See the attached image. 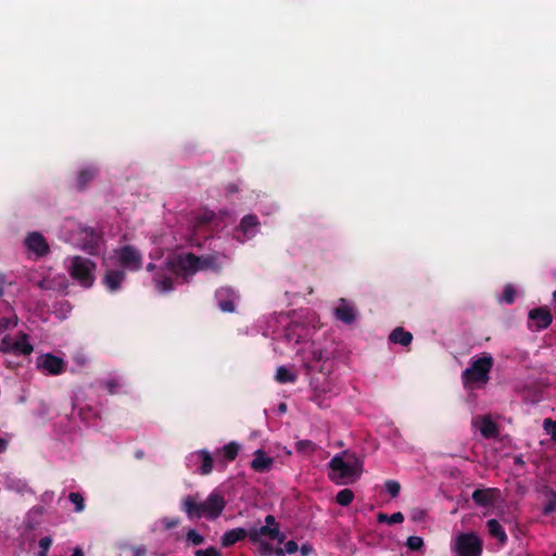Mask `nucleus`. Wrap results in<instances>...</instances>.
Here are the masks:
<instances>
[{
    "instance_id": "obj_45",
    "label": "nucleus",
    "mask_w": 556,
    "mask_h": 556,
    "mask_svg": "<svg viewBox=\"0 0 556 556\" xmlns=\"http://www.w3.org/2000/svg\"><path fill=\"white\" fill-rule=\"evenodd\" d=\"M39 548L41 551L49 552L51 545H52V538L51 536H42L38 542Z\"/></svg>"
},
{
    "instance_id": "obj_9",
    "label": "nucleus",
    "mask_w": 556,
    "mask_h": 556,
    "mask_svg": "<svg viewBox=\"0 0 556 556\" xmlns=\"http://www.w3.org/2000/svg\"><path fill=\"white\" fill-rule=\"evenodd\" d=\"M37 367L47 375L59 376L65 371L66 364L63 358L47 353L37 358Z\"/></svg>"
},
{
    "instance_id": "obj_46",
    "label": "nucleus",
    "mask_w": 556,
    "mask_h": 556,
    "mask_svg": "<svg viewBox=\"0 0 556 556\" xmlns=\"http://www.w3.org/2000/svg\"><path fill=\"white\" fill-rule=\"evenodd\" d=\"M299 549V545L295 541L290 540L285 544V551L287 554H293Z\"/></svg>"
},
{
    "instance_id": "obj_27",
    "label": "nucleus",
    "mask_w": 556,
    "mask_h": 556,
    "mask_svg": "<svg viewBox=\"0 0 556 556\" xmlns=\"http://www.w3.org/2000/svg\"><path fill=\"white\" fill-rule=\"evenodd\" d=\"M226 506V501L217 493H211V520L220 516Z\"/></svg>"
},
{
    "instance_id": "obj_11",
    "label": "nucleus",
    "mask_w": 556,
    "mask_h": 556,
    "mask_svg": "<svg viewBox=\"0 0 556 556\" xmlns=\"http://www.w3.org/2000/svg\"><path fill=\"white\" fill-rule=\"evenodd\" d=\"M119 264L132 271L141 268V253L132 245H124L117 251Z\"/></svg>"
},
{
    "instance_id": "obj_42",
    "label": "nucleus",
    "mask_w": 556,
    "mask_h": 556,
    "mask_svg": "<svg viewBox=\"0 0 556 556\" xmlns=\"http://www.w3.org/2000/svg\"><path fill=\"white\" fill-rule=\"evenodd\" d=\"M102 386L108 390L110 394H116L119 389V383L116 379H110L104 382H102Z\"/></svg>"
},
{
    "instance_id": "obj_21",
    "label": "nucleus",
    "mask_w": 556,
    "mask_h": 556,
    "mask_svg": "<svg viewBox=\"0 0 556 556\" xmlns=\"http://www.w3.org/2000/svg\"><path fill=\"white\" fill-rule=\"evenodd\" d=\"M249 536V531L243 528H235L224 533L222 536V545L224 547H230L237 542L242 541Z\"/></svg>"
},
{
    "instance_id": "obj_34",
    "label": "nucleus",
    "mask_w": 556,
    "mask_h": 556,
    "mask_svg": "<svg viewBox=\"0 0 556 556\" xmlns=\"http://www.w3.org/2000/svg\"><path fill=\"white\" fill-rule=\"evenodd\" d=\"M194 457V455H192ZM195 457L201 458V466H200V473L201 475H207L208 473V451L202 450L198 454H195Z\"/></svg>"
},
{
    "instance_id": "obj_13",
    "label": "nucleus",
    "mask_w": 556,
    "mask_h": 556,
    "mask_svg": "<svg viewBox=\"0 0 556 556\" xmlns=\"http://www.w3.org/2000/svg\"><path fill=\"white\" fill-rule=\"evenodd\" d=\"M261 536H268L271 540H278L279 543H282L286 539V535L280 532L279 527H253L249 530V538L252 542L257 543L262 542Z\"/></svg>"
},
{
    "instance_id": "obj_16",
    "label": "nucleus",
    "mask_w": 556,
    "mask_h": 556,
    "mask_svg": "<svg viewBox=\"0 0 556 556\" xmlns=\"http://www.w3.org/2000/svg\"><path fill=\"white\" fill-rule=\"evenodd\" d=\"M334 314L338 320L345 325H351L356 319V312L354 306L346 303L344 299L340 300V304L336 307Z\"/></svg>"
},
{
    "instance_id": "obj_30",
    "label": "nucleus",
    "mask_w": 556,
    "mask_h": 556,
    "mask_svg": "<svg viewBox=\"0 0 556 556\" xmlns=\"http://www.w3.org/2000/svg\"><path fill=\"white\" fill-rule=\"evenodd\" d=\"M354 500V493L350 489H342L336 495V502L341 506H349Z\"/></svg>"
},
{
    "instance_id": "obj_49",
    "label": "nucleus",
    "mask_w": 556,
    "mask_h": 556,
    "mask_svg": "<svg viewBox=\"0 0 556 556\" xmlns=\"http://www.w3.org/2000/svg\"><path fill=\"white\" fill-rule=\"evenodd\" d=\"M265 523H266L265 526H268V527H279L273 515H267L265 517Z\"/></svg>"
},
{
    "instance_id": "obj_22",
    "label": "nucleus",
    "mask_w": 556,
    "mask_h": 556,
    "mask_svg": "<svg viewBox=\"0 0 556 556\" xmlns=\"http://www.w3.org/2000/svg\"><path fill=\"white\" fill-rule=\"evenodd\" d=\"M542 493L545 497V502L542 507V515L549 516L556 511V491L549 486H544Z\"/></svg>"
},
{
    "instance_id": "obj_63",
    "label": "nucleus",
    "mask_w": 556,
    "mask_h": 556,
    "mask_svg": "<svg viewBox=\"0 0 556 556\" xmlns=\"http://www.w3.org/2000/svg\"><path fill=\"white\" fill-rule=\"evenodd\" d=\"M515 463H516V464H523V462L521 460V458H520V457H517V458L515 459Z\"/></svg>"
},
{
    "instance_id": "obj_39",
    "label": "nucleus",
    "mask_w": 556,
    "mask_h": 556,
    "mask_svg": "<svg viewBox=\"0 0 556 556\" xmlns=\"http://www.w3.org/2000/svg\"><path fill=\"white\" fill-rule=\"evenodd\" d=\"M296 451L312 453L315 451V444L309 440H301L296 442Z\"/></svg>"
},
{
    "instance_id": "obj_51",
    "label": "nucleus",
    "mask_w": 556,
    "mask_h": 556,
    "mask_svg": "<svg viewBox=\"0 0 556 556\" xmlns=\"http://www.w3.org/2000/svg\"><path fill=\"white\" fill-rule=\"evenodd\" d=\"M215 261H216V256L211 254V263H210L211 270H218L219 269V266L216 265Z\"/></svg>"
},
{
    "instance_id": "obj_43",
    "label": "nucleus",
    "mask_w": 556,
    "mask_h": 556,
    "mask_svg": "<svg viewBox=\"0 0 556 556\" xmlns=\"http://www.w3.org/2000/svg\"><path fill=\"white\" fill-rule=\"evenodd\" d=\"M162 523L165 529H174L180 523V519L177 517H165L162 519Z\"/></svg>"
},
{
    "instance_id": "obj_31",
    "label": "nucleus",
    "mask_w": 556,
    "mask_h": 556,
    "mask_svg": "<svg viewBox=\"0 0 556 556\" xmlns=\"http://www.w3.org/2000/svg\"><path fill=\"white\" fill-rule=\"evenodd\" d=\"M68 500L71 501V503L74 504V510L75 513H81L84 511L85 509V500H84V496L78 493V492H71L68 494Z\"/></svg>"
},
{
    "instance_id": "obj_37",
    "label": "nucleus",
    "mask_w": 556,
    "mask_h": 556,
    "mask_svg": "<svg viewBox=\"0 0 556 556\" xmlns=\"http://www.w3.org/2000/svg\"><path fill=\"white\" fill-rule=\"evenodd\" d=\"M424 545V540L420 536L412 535L408 536L406 546L410 551H419Z\"/></svg>"
},
{
    "instance_id": "obj_48",
    "label": "nucleus",
    "mask_w": 556,
    "mask_h": 556,
    "mask_svg": "<svg viewBox=\"0 0 556 556\" xmlns=\"http://www.w3.org/2000/svg\"><path fill=\"white\" fill-rule=\"evenodd\" d=\"M313 546L311 544H303L301 547H300V552L302 554V556H308L309 554L313 553Z\"/></svg>"
},
{
    "instance_id": "obj_8",
    "label": "nucleus",
    "mask_w": 556,
    "mask_h": 556,
    "mask_svg": "<svg viewBox=\"0 0 556 556\" xmlns=\"http://www.w3.org/2000/svg\"><path fill=\"white\" fill-rule=\"evenodd\" d=\"M181 510L190 519L200 518L208 511V498L201 501L199 495H187L181 500Z\"/></svg>"
},
{
    "instance_id": "obj_44",
    "label": "nucleus",
    "mask_w": 556,
    "mask_h": 556,
    "mask_svg": "<svg viewBox=\"0 0 556 556\" xmlns=\"http://www.w3.org/2000/svg\"><path fill=\"white\" fill-rule=\"evenodd\" d=\"M260 543V553L262 556H273L274 547L267 542H258Z\"/></svg>"
},
{
    "instance_id": "obj_20",
    "label": "nucleus",
    "mask_w": 556,
    "mask_h": 556,
    "mask_svg": "<svg viewBox=\"0 0 556 556\" xmlns=\"http://www.w3.org/2000/svg\"><path fill=\"white\" fill-rule=\"evenodd\" d=\"M98 173L99 170L94 166H87L85 168H81L77 175L76 189L78 191H84L89 185V182L94 179Z\"/></svg>"
},
{
    "instance_id": "obj_56",
    "label": "nucleus",
    "mask_w": 556,
    "mask_h": 556,
    "mask_svg": "<svg viewBox=\"0 0 556 556\" xmlns=\"http://www.w3.org/2000/svg\"><path fill=\"white\" fill-rule=\"evenodd\" d=\"M135 457L137 459H142L144 457V452L142 450L135 451Z\"/></svg>"
},
{
    "instance_id": "obj_23",
    "label": "nucleus",
    "mask_w": 556,
    "mask_h": 556,
    "mask_svg": "<svg viewBox=\"0 0 556 556\" xmlns=\"http://www.w3.org/2000/svg\"><path fill=\"white\" fill-rule=\"evenodd\" d=\"M389 340L394 344L408 346L413 341V334L409 331H406L403 327H396L390 333Z\"/></svg>"
},
{
    "instance_id": "obj_26",
    "label": "nucleus",
    "mask_w": 556,
    "mask_h": 556,
    "mask_svg": "<svg viewBox=\"0 0 556 556\" xmlns=\"http://www.w3.org/2000/svg\"><path fill=\"white\" fill-rule=\"evenodd\" d=\"M239 443L231 441L218 450L217 455H219L226 462H233L239 453Z\"/></svg>"
},
{
    "instance_id": "obj_61",
    "label": "nucleus",
    "mask_w": 556,
    "mask_h": 556,
    "mask_svg": "<svg viewBox=\"0 0 556 556\" xmlns=\"http://www.w3.org/2000/svg\"><path fill=\"white\" fill-rule=\"evenodd\" d=\"M38 556H48V552L40 549L39 553H38Z\"/></svg>"
},
{
    "instance_id": "obj_59",
    "label": "nucleus",
    "mask_w": 556,
    "mask_h": 556,
    "mask_svg": "<svg viewBox=\"0 0 556 556\" xmlns=\"http://www.w3.org/2000/svg\"><path fill=\"white\" fill-rule=\"evenodd\" d=\"M211 556H220V554L216 548L211 547Z\"/></svg>"
},
{
    "instance_id": "obj_6",
    "label": "nucleus",
    "mask_w": 556,
    "mask_h": 556,
    "mask_svg": "<svg viewBox=\"0 0 556 556\" xmlns=\"http://www.w3.org/2000/svg\"><path fill=\"white\" fill-rule=\"evenodd\" d=\"M216 305L223 313H235L240 302V294L231 287H220L215 291Z\"/></svg>"
},
{
    "instance_id": "obj_5",
    "label": "nucleus",
    "mask_w": 556,
    "mask_h": 556,
    "mask_svg": "<svg viewBox=\"0 0 556 556\" xmlns=\"http://www.w3.org/2000/svg\"><path fill=\"white\" fill-rule=\"evenodd\" d=\"M452 551L455 556H481L483 542L475 532H462L453 540Z\"/></svg>"
},
{
    "instance_id": "obj_15",
    "label": "nucleus",
    "mask_w": 556,
    "mask_h": 556,
    "mask_svg": "<svg viewBox=\"0 0 556 556\" xmlns=\"http://www.w3.org/2000/svg\"><path fill=\"white\" fill-rule=\"evenodd\" d=\"M472 425L479 428L484 439H492L498 434L497 425L488 416L475 419Z\"/></svg>"
},
{
    "instance_id": "obj_28",
    "label": "nucleus",
    "mask_w": 556,
    "mask_h": 556,
    "mask_svg": "<svg viewBox=\"0 0 556 556\" xmlns=\"http://www.w3.org/2000/svg\"><path fill=\"white\" fill-rule=\"evenodd\" d=\"M153 280L155 282L156 289L160 292H168V291L173 290L174 283H173V279L170 277L163 276L160 273H157L154 276Z\"/></svg>"
},
{
    "instance_id": "obj_52",
    "label": "nucleus",
    "mask_w": 556,
    "mask_h": 556,
    "mask_svg": "<svg viewBox=\"0 0 556 556\" xmlns=\"http://www.w3.org/2000/svg\"><path fill=\"white\" fill-rule=\"evenodd\" d=\"M71 556H85V554L83 548L77 546L73 549V554Z\"/></svg>"
},
{
    "instance_id": "obj_47",
    "label": "nucleus",
    "mask_w": 556,
    "mask_h": 556,
    "mask_svg": "<svg viewBox=\"0 0 556 556\" xmlns=\"http://www.w3.org/2000/svg\"><path fill=\"white\" fill-rule=\"evenodd\" d=\"M311 354H312L311 361L320 362V361L327 358V356H325V354H324V351L320 349L313 350Z\"/></svg>"
},
{
    "instance_id": "obj_33",
    "label": "nucleus",
    "mask_w": 556,
    "mask_h": 556,
    "mask_svg": "<svg viewBox=\"0 0 556 556\" xmlns=\"http://www.w3.org/2000/svg\"><path fill=\"white\" fill-rule=\"evenodd\" d=\"M18 324V317L13 314L11 317H0V331H7L16 327Z\"/></svg>"
},
{
    "instance_id": "obj_12",
    "label": "nucleus",
    "mask_w": 556,
    "mask_h": 556,
    "mask_svg": "<svg viewBox=\"0 0 556 556\" xmlns=\"http://www.w3.org/2000/svg\"><path fill=\"white\" fill-rule=\"evenodd\" d=\"M500 495L501 491L497 488H481L472 492L471 498L477 506L490 507L494 505Z\"/></svg>"
},
{
    "instance_id": "obj_3",
    "label": "nucleus",
    "mask_w": 556,
    "mask_h": 556,
    "mask_svg": "<svg viewBox=\"0 0 556 556\" xmlns=\"http://www.w3.org/2000/svg\"><path fill=\"white\" fill-rule=\"evenodd\" d=\"M97 264L90 258L75 255L70 258L68 274L83 288H91L94 283Z\"/></svg>"
},
{
    "instance_id": "obj_41",
    "label": "nucleus",
    "mask_w": 556,
    "mask_h": 556,
    "mask_svg": "<svg viewBox=\"0 0 556 556\" xmlns=\"http://www.w3.org/2000/svg\"><path fill=\"white\" fill-rule=\"evenodd\" d=\"M12 344H13L12 338L9 334L4 336L0 341V352H3V353L12 352V349H13Z\"/></svg>"
},
{
    "instance_id": "obj_2",
    "label": "nucleus",
    "mask_w": 556,
    "mask_h": 556,
    "mask_svg": "<svg viewBox=\"0 0 556 556\" xmlns=\"http://www.w3.org/2000/svg\"><path fill=\"white\" fill-rule=\"evenodd\" d=\"M166 268L176 276L194 274L208 265L207 257H199L192 253H180L166 260Z\"/></svg>"
},
{
    "instance_id": "obj_35",
    "label": "nucleus",
    "mask_w": 556,
    "mask_h": 556,
    "mask_svg": "<svg viewBox=\"0 0 556 556\" xmlns=\"http://www.w3.org/2000/svg\"><path fill=\"white\" fill-rule=\"evenodd\" d=\"M516 290L511 285H506L503 290L502 301L506 304H513L515 302Z\"/></svg>"
},
{
    "instance_id": "obj_55",
    "label": "nucleus",
    "mask_w": 556,
    "mask_h": 556,
    "mask_svg": "<svg viewBox=\"0 0 556 556\" xmlns=\"http://www.w3.org/2000/svg\"><path fill=\"white\" fill-rule=\"evenodd\" d=\"M195 556H208V548L197 551Z\"/></svg>"
},
{
    "instance_id": "obj_7",
    "label": "nucleus",
    "mask_w": 556,
    "mask_h": 556,
    "mask_svg": "<svg viewBox=\"0 0 556 556\" xmlns=\"http://www.w3.org/2000/svg\"><path fill=\"white\" fill-rule=\"evenodd\" d=\"M79 240L81 249L90 255H97L103 241L102 233L97 229L84 226L79 231Z\"/></svg>"
},
{
    "instance_id": "obj_50",
    "label": "nucleus",
    "mask_w": 556,
    "mask_h": 556,
    "mask_svg": "<svg viewBox=\"0 0 556 556\" xmlns=\"http://www.w3.org/2000/svg\"><path fill=\"white\" fill-rule=\"evenodd\" d=\"M134 556H146V548L144 547H135L132 549Z\"/></svg>"
},
{
    "instance_id": "obj_62",
    "label": "nucleus",
    "mask_w": 556,
    "mask_h": 556,
    "mask_svg": "<svg viewBox=\"0 0 556 556\" xmlns=\"http://www.w3.org/2000/svg\"><path fill=\"white\" fill-rule=\"evenodd\" d=\"M4 295V287H0V299Z\"/></svg>"
},
{
    "instance_id": "obj_32",
    "label": "nucleus",
    "mask_w": 556,
    "mask_h": 556,
    "mask_svg": "<svg viewBox=\"0 0 556 556\" xmlns=\"http://www.w3.org/2000/svg\"><path fill=\"white\" fill-rule=\"evenodd\" d=\"M378 521L387 522L389 525L401 523L404 521V515L401 511L394 513L391 516L381 513L378 515Z\"/></svg>"
},
{
    "instance_id": "obj_40",
    "label": "nucleus",
    "mask_w": 556,
    "mask_h": 556,
    "mask_svg": "<svg viewBox=\"0 0 556 556\" xmlns=\"http://www.w3.org/2000/svg\"><path fill=\"white\" fill-rule=\"evenodd\" d=\"M187 541L193 545H199V544L203 543L204 538L202 535H200L195 530L190 529L187 532Z\"/></svg>"
},
{
    "instance_id": "obj_53",
    "label": "nucleus",
    "mask_w": 556,
    "mask_h": 556,
    "mask_svg": "<svg viewBox=\"0 0 556 556\" xmlns=\"http://www.w3.org/2000/svg\"><path fill=\"white\" fill-rule=\"evenodd\" d=\"M286 554L287 553H286L285 548L282 549L280 547L274 549V553H273V555H275V556H286Z\"/></svg>"
},
{
    "instance_id": "obj_10",
    "label": "nucleus",
    "mask_w": 556,
    "mask_h": 556,
    "mask_svg": "<svg viewBox=\"0 0 556 556\" xmlns=\"http://www.w3.org/2000/svg\"><path fill=\"white\" fill-rule=\"evenodd\" d=\"M528 328L532 331H541L549 327L553 316L545 306L533 308L528 314Z\"/></svg>"
},
{
    "instance_id": "obj_57",
    "label": "nucleus",
    "mask_w": 556,
    "mask_h": 556,
    "mask_svg": "<svg viewBox=\"0 0 556 556\" xmlns=\"http://www.w3.org/2000/svg\"><path fill=\"white\" fill-rule=\"evenodd\" d=\"M7 285V276L3 273H0V287H4Z\"/></svg>"
},
{
    "instance_id": "obj_25",
    "label": "nucleus",
    "mask_w": 556,
    "mask_h": 556,
    "mask_svg": "<svg viewBox=\"0 0 556 556\" xmlns=\"http://www.w3.org/2000/svg\"><path fill=\"white\" fill-rule=\"evenodd\" d=\"M12 352L15 354L29 355L34 351L33 345L28 342L26 333L21 332L17 340L13 341Z\"/></svg>"
},
{
    "instance_id": "obj_60",
    "label": "nucleus",
    "mask_w": 556,
    "mask_h": 556,
    "mask_svg": "<svg viewBox=\"0 0 556 556\" xmlns=\"http://www.w3.org/2000/svg\"><path fill=\"white\" fill-rule=\"evenodd\" d=\"M286 409H287V405H286L285 403H281V404L279 405V410H280V412H286Z\"/></svg>"
},
{
    "instance_id": "obj_58",
    "label": "nucleus",
    "mask_w": 556,
    "mask_h": 556,
    "mask_svg": "<svg viewBox=\"0 0 556 556\" xmlns=\"http://www.w3.org/2000/svg\"><path fill=\"white\" fill-rule=\"evenodd\" d=\"M155 268H156V266H155V264H153V263H149V264L147 265V267H146V269H147L148 271H152V270H154Z\"/></svg>"
},
{
    "instance_id": "obj_18",
    "label": "nucleus",
    "mask_w": 556,
    "mask_h": 556,
    "mask_svg": "<svg viewBox=\"0 0 556 556\" xmlns=\"http://www.w3.org/2000/svg\"><path fill=\"white\" fill-rule=\"evenodd\" d=\"M274 464V458L265 454L263 450H256L251 462V468L256 472H267Z\"/></svg>"
},
{
    "instance_id": "obj_36",
    "label": "nucleus",
    "mask_w": 556,
    "mask_h": 556,
    "mask_svg": "<svg viewBox=\"0 0 556 556\" xmlns=\"http://www.w3.org/2000/svg\"><path fill=\"white\" fill-rule=\"evenodd\" d=\"M384 486L391 497H396L400 494L401 484L397 481L387 480Z\"/></svg>"
},
{
    "instance_id": "obj_29",
    "label": "nucleus",
    "mask_w": 556,
    "mask_h": 556,
    "mask_svg": "<svg viewBox=\"0 0 556 556\" xmlns=\"http://www.w3.org/2000/svg\"><path fill=\"white\" fill-rule=\"evenodd\" d=\"M275 378L279 383H294L298 377L285 366H280L277 368Z\"/></svg>"
},
{
    "instance_id": "obj_17",
    "label": "nucleus",
    "mask_w": 556,
    "mask_h": 556,
    "mask_svg": "<svg viewBox=\"0 0 556 556\" xmlns=\"http://www.w3.org/2000/svg\"><path fill=\"white\" fill-rule=\"evenodd\" d=\"M260 222L256 215H245L239 225V230L242 232L244 239L253 238L258 230Z\"/></svg>"
},
{
    "instance_id": "obj_14",
    "label": "nucleus",
    "mask_w": 556,
    "mask_h": 556,
    "mask_svg": "<svg viewBox=\"0 0 556 556\" xmlns=\"http://www.w3.org/2000/svg\"><path fill=\"white\" fill-rule=\"evenodd\" d=\"M25 245L38 257L46 256L50 252L49 244L45 237L37 232H30L25 239Z\"/></svg>"
},
{
    "instance_id": "obj_24",
    "label": "nucleus",
    "mask_w": 556,
    "mask_h": 556,
    "mask_svg": "<svg viewBox=\"0 0 556 556\" xmlns=\"http://www.w3.org/2000/svg\"><path fill=\"white\" fill-rule=\"evenodd\" d=\"M486 527L490 535L496 539L501 544H505L507 542V534L502 525L496 519L488 520Z\"/></svg>"
},
{
    "instance_id": "obj_4",
    "label": "nucleus",
    "mask_w": 556,
    "mask_h": 556,
    "mask_svg": "<svg viewBox=\"0 0 556 556\" xmlns=\"http://www.w3.org/2000/svg\"><path fill=\"white\" fill-rule=\"evenodd\" d=\"M493 366V358L490 354L484 353L481 357L471 362L463 374V382L465 386L486 383L489 381V374Z\"/></svg>"
},
{
    "instance_id": "obj_19",
    "label": "nucleus",
    "mask_w": 556,
    "mask_h": 556,
    "mask_svg": "<svg viewBox=\"0 0 556 556\" xmlns=\"http://www.w3.org/2000/svg\"><path fill=\"white\" fill-rule=\"evenodd\" d=\"M125 277L126 275L123 270L111 269L105 273L103 283L109 291L115 292L121 288Z\"/></svg>"
},
{
    "instance_id": "obj_64",
    "label": "nucleus",
    "mask_w": 556,
    "mask_h": 556,
    "mask_svg": "<svg viewBox=\"0 0 556 556\" xmlns=\"http://www.w3.org/2000/svg\"><path fill=\"white\" fill-rule=\"evenodd\" d=\"M553 299L556 302V291H554V293H553Z\"/></svg>"
},
{
    "instance_id": "obj_38",
    "label": "nucleus",
    "mask_w": 556,
    "mask_h": 556,
    "mask_svg": "<svg viewBox=\"0 0 556 556\" xmlns=\"http://www.w3.org/2000/svg\"><path fill=\"white\" fill-rule=\"evenodd\" d=\"M544 430L556 442V420L546 418L543 422Z\"/></svg>"
},
{
    "instance_id": "obj_1",
    "label": "nucleus",
    "mask_w": 556,
    "mask_h": 556,
    "mask_svg": "<svg viewBox=\"0 0 556 556\" xmlns=\"http://www.w3.org/2000/svg\"><path fill=\"white\" fill-rule=\"evenodd\" d=\"M364 462L355 454L344 451L336 454L328 464V477L337 485L357 481L363 473Z\"/></svg>"
},
{
    "instance_id": "obj_54",
    "label": "nucleus",
    "mask_w": 556,
    "mask_h": 556,
    "mask_svg": "<svg viewBox=\"0 0 556 556\" xmlns=\"http://www.w3.org/2000/svg\"><path fill=\"white\" fill-rule=\"evenodd\" d=\"M8 447V441L4 439H0V453H3Z\"/></svg>"
}]
</instances>
